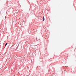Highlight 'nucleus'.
Returning a JSON list of instances; mask_svg holds the SVG:
<instances>
[{
    "instance_id": "obj_1",
    "label": "nucleus",
    "mask_w": 76,
    "mask_h": 76,
    "mask_svg": "<svg viewBox=\"0 0 76 76\" xmlns=\"http://www.w3.org/2000/svg\"><path fill=\"white\" fill-rule=\"evenodd\" d=\"M45 20V17L44 16H43V21H44Z\"/></svg>"
},
{
    "instance_id": "obj_2",
    "label": "nucleus",
    "mask_w": 76,
    "mask_h": 76,
    "mask_svg": "<svg viewBox=\"0 0 76 76\" xmlns=\"http://www.w3.org/2000/svg\"><path fill=\"white\" fill-rule=\"evenodd\" d=\"M7 45V43H6L5 45V46H6V45Z\"/></svg>"
}]
</instances>
